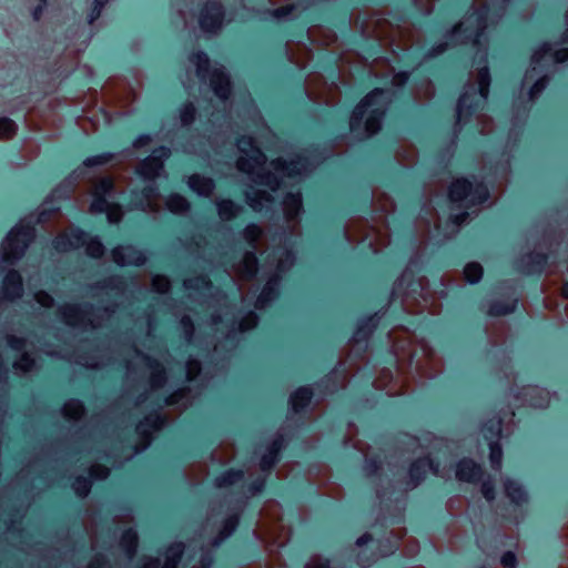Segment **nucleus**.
<instances>
[{"label": "nucleus", "instance_id": "7ed1b4c3", "mask_svg": "<svg viewBox=\"0 0 568 568\" xmlns=\"http://www.w3.org/2000/svg\"><path fill=\"white\" fill-rule=\"evenodd\" d=\"M237 170L246 173L256 186H266L272 192H277L282 184H286L285 180L300 179L313 169L308 159L298 155L290 162L282 159L272 161V171H266V158L251 136H242L237 141Z\"/></svg>", "mask_w": 568, "mask_h": 568}, {"label": "nucleus", "instance_id": "a211bd4d", "mask_svg": "<svg viewBox=\"0 0 568 568\" xmlns=\"http://www.w3.org/2000/svg\"><path fill=\"white\" fill-rule=\"evenodd\" d=\"M53 248H104L98 237H92L80 229L69 227L60 233L54 242Z\"/></svg>", "mask_w": 568, "mask_h": 568}, {"label": "nucleus", "instance_id": "e433bc0d", "mask_svg": "<svg viewBox=\"0 0 568 568\" xmlns=\"http://www.w3.org/2000/svg\"><path fill=\"white\" fill-rule=\"evenodd\" d=\"M313 397V392L310 387H300L295 390L290 398V404L292 406L293 412L300 413L311 403Z\"/></svg>", "mask_w": 568, "mask_h": 568}, {"label": "nucleus", "instance_id": "ddd939ff", "mask_svg": "<svg viewBox=\"0 0 568 568\" xmlns=\"http://www.w3.org/2000/svg\"><path fill=\"white\" fill-rule=\"evenodd\" d=\"M448 195L453 203H460V206L470 209L487 201L489 194L483 183L474 185L466 179H457L452 183Z\"/></svg>", "mask_w": 568, "mask_h": 568}, {"label": "nucleus", "instance_id": "1a4fd4ad", "mask_svg": "<svg viewBox=\"0 0 568 568\" xmlns=\"http://www.w3.org/2000/svg\"><path fill=\"white\" fill-rule=\"evenodd\" d=\"M254 534L266 548H281L290 541L292 530L282 524V507L277 501L267 500L263 505Z\"/></svg>", "mask_w": 568, "mask_h": 568}, {"label": "nucleus", "instance_id": "f03ea898", "mask_svg": "<svg viewBox=\"0 0 568 568\" xmlns=\"http://www.w3.org/2000/svg\"><path fill=\"white\" fill-rule=\"evenodd\" d=\"M390 341V349L396 358V368L402 385L399 390L393 386V374L390 369L383 368L375 377L373 385L377 389H386L388 395L404 393L407 387L408 374L415 364V372L420 377L433 378L443 369V363L436 356L432 347L424 341L415 337L413 332L404 326L394 327L388 334Z\"/></svg>", "mask_w": 568, "mask_h": 568}, {"label": "nucleus", "instance_id": "bf43d9fd", "mask_svg": "<svg viewBox=\"0 0 568 568\" xmlns=\"http://www.w3.org/2000/svg\"><path fill=\"white\" fill-rule=\"evenodd\" d=\"M185 368H186V378L189 381H193L201 374L202 365H201L200 361H197L195 358H190L186 362Z\"/></svg>", "mask_w": 568, "mask_h": 568}, {"label": "nucleus", "instance_id": "3c124183", "mask_svg": "<svg viewBox=\"0 0 568 568\" xmlns=\"http://www.w3.org/2000/svg\"><path fill=\"white\" fill-rule=\"evenodd\" d=\"M152 291L164 294L171 290V281L165 275H154L151 281Z\"/></svg>", "mask_w": 568, "mask_h": 568}, {"label": "nucleus", "instance_id": "a19ab883", "mask_svg": "<svg viewBox=\"0 0 568 568\" xmlns=\"http://www.w3.org/2000/svg\"><path fill=\"white\" fill-rule=\"evenodd\" d=\"M517 300L494 301L489 304L487 313L491 316H504L516 310Z\"/></svg>", "mask_w": 568, "mask_h": 568}, {"label": "nucleus", "instance_id": "de8ad7c7", "mask_svg": "<svg viewBox=\"0 0 568 568\" xmlns=\"http://www.w3.org/2000/svg\"><path fill=\"white\" fill-rule=\"evenodd\" d=\"M484 268L478 262H469L464 267V277L467 282L474 284L481 280Z\"/></svg>", "mask_w": 568, "mask_h": 568}, {"label": "nucleus", "instance_id": "cd10ccee", "mask_svg": "<svg viewBox=\"0 0 568 568\" xmlns=\"http://www.w3.org/2000/svg\"><path fill=\"white\" fill-rule=\"evenodd\" d=\"M285 447L283 434L277 433L267 447V452L262 456L260 468L262 471L268 473L278 460V455Z\"/></svg>", "mask_w": 568, "mask_h": 568}, {"label": "nucleus", "instance_id": "7c9ffc66", "mask_svg": "<svg viewBox=\"0 0 568 568\" xmlns=\"http://www.w3.org/2000/svg\"><path fill=\"white\" fill-rule=\"evenodd\" d=\"M405 535L406 529L404 527H397L392 529L387 537L376 539L381 557L384 558L394 554Z\"/></svg>", "mask_w": 568, "mask_h": 568}, {"label": "nucleus", "instance_id": "393cba45", "mask_svg": "<svg viewBox=\"0 0 568 568\" xmlns=\"http://www.w3.org/2000/svg\"><path fill=\"white\" fill-rule=\"evenodd\" d=\"M183 542H173L165 550L164 562L160 566L159 558H145L140 568H179L184 552Z\"/></svg>", "mask_w": 568, "mask_h": 568}, {"label": "nucleus", "instance_id": "b1692460", "mask_svg": "<svg viewBox=\"0 0 568 568\" xmlns=\"http://www.w3.org/2000/svg\"><path fill=\"white\" fill-rule=\"evenodd\" d=\"M503 416L488 419L483 426L484 437L488 442H499L504 430L508 432V426L513 422L515 413L510 409L503 410Z\"/></svg>", "mask_w": 568, "mask_h": 568}, {"label": "nucleus", "instance_id": "09e8293b", "mask_svg": "<svg viewBox=\"0 0 568 568\" xmlns=\"http://www.w3.org/2000/svg\"><path fill=\"white\" fill-rule=\"evenodd\" d=\"M489 462L494 470L499 471L503 463V449L499 442H489Z\"/></svg>", "mask_w": 568, "mask_h": 568}, {"label": "nucleus", "instance_id": "774afa93", "mask_svg": "<svg viewBox=\"0 0 568 568\" xmlns=\"http://www.w3.org/2000/svg\"><path fill=\"white\" fill-rule=\"evenodd\" d=\"M87 568H110V565L104 556L97 555L92 558Z\"/></svg>", "mask_w": 568, "mask_h": 568}, {"label": "nucleus", "instance_id": "5701e85b", "mask_svg": "<svg viewBox=\"0 0 568 568\" xmlns=\"http://www.w3.org/2000/svg\"><path fill=\"white\" fill-rule=\"evenodd\" d=\"M239 525V516L231 515L224 523L219 535L214 538L211 544V548H201L200 564L192 566V568H210L213 562L212 549L217 547L225 538L232 535Z\"/></svg>", "mask_w": 568, "mask_h": 568}, {"label": "nucleus", "instance_id": "6e6552de", "mask_svg": "<svg viewBox=\"0 0 568 568\" xmlns=\"http://www.w3.org/2000/svg\"><path fill=\"white\" fill-rule=\"evenodd\" d=\"M568 60V49L558 48L555 43H544L537 49L531 57V69L528 70L524 78V83L534 80L536 75H540L529 90V99L535 100L546 88L548 83L547 72L557 63Z\"/></svg>", "mask_w": 568, "mask_h": 568}, {"label": "nucleus", "instance_id": "37998d69", "mask_svg": "<svg viewBox=\"0 0 568 568\" xmlns=\"http://www.w3.org/2000/svg\"><path fill=\"white\" fill-rule=\"evenodd\" d=\"M219 216L224 221L234 219L241 211V206L231 200H220L216 202Z\"/></svg>", "mask_w": 568, "mask_h": 568}, {"label": "nucleus", "instance_id": "052dcab7", "mask_svg": "<svg viewBox=\"0 0 568 568\" xmlns=\"http://www.w3.org/2000/svg\"><path fill=\"white\" fill-rule=\"evenodd\" d=\"M261 235L262 230L255 224L247 225L244 230V237L252 245L257 242Z\"/></svg>", "mask_w": 568, "mask_h": 568}, {"label": "nucleus", "instance_id": "c03bdc74", "mask_svg": "<svg viewBox=\"0 0 568 568\" xmlns=\"http://www.w3.org/2000/svg\"><path fill=\"white\" fill-rule=\"evenodd\" d=\"M84 406L78 399L68 400L62 407V415L70 420H78L84 415Z\"/></svg>", "mask_w": 568, "mask_h": 568}, {"label": "nucleus", "instance_id": "9b49d317", "mask_svg": "<svg viewBox=\"0 0 568 568\" xmlns=\"http://www.w3.org/2000/svg\"><path fill=\"white\" fill-rule=\"evenodd\" d=\"M92 201L90 212L92 214L104 213L108 222L115 224L122 219V207L115 202L116 191L114 183L109 178L98 180L91 191Z\"/></svg>", "mask_w": 568, "mask_h": 568}, {"label": "nucleus", "instance_id": "f704fd0d", "mask_svg": "<svg viewBox=\"0 0 568 568\" xmlns=\"http://www.w3.org/2000/svg\"><path fill=\"white\" fill-rule=\"evenodd\" d=\"M509 326L504 322L493 323L487 327L489 343L500 346L506 343L509 335Z\"/></svg>", "mask_w": 568, "mask_h": 568}, {"label": "nucleus", "instance_id": "8fccbe9b", "mask_svg": "<svg viewBox=\"0 0 568 568\" xmlns=\"http://www.w3.org/2000/svg\"><path fill=\"white\" fill-rule=\"evenodd\" d=\"M26 251H2L0 255V268L3 271L8 266L13 265L17 261H19Z\"/></svg>", "mask_w": 568, "mask_h": 568}, {"label": "nucleus", "instance_id": "9d476101", "mask_svg": "<svg viewBox=\"0 0 568 568\" xmlns=\"http://www.w3.org/2000/svg\"><path fill=\"white\" fill-rule=\"evenodd\" d=\"M115 312V306L94 310L92 306L82 308L77 304H63L57 313L62 322L74 328H98Z\"/></svg>", "mask_w": 568, "mask_h": 568}, {"label": "nucleus", "instance_id": "423d86ee", "mask_svg": "<svg viewBox=\"0 0 568 568\" xmlns=\"http://www.w3.org/2000/svg\"><path fill=\"white\" fill-rule=\"evenodd\" d=\"M170 153V149L159 148L139 165L138 172L143 180L144 186L140 193L133 192L132 204L135 209L144 212L159 211L160 195L154 186V179L163 171V162L169 158Z\"/></svg>", "mask_w": 568, "mask_h": 568}, {"label": "nucleus", "instance_id": "6ab92c4d", "mask_svg": "<svg viewBox=\"0 0 568 568\" xmlns=\"http://www.w3.org/2000/svg\"><path fill=\"white\" fill-rule=\"evenodd\" d=\"M351 554L363 568L373 565L382 558L377 541L371 532H365L356 539L351 547Z\"/></svg>", "mask_w": 568, "mask_h": 568}, {"label": "nucleus", "instance_id": "39448f33", "mask_svg": "<svg viewBox=\"0 0 568 568\" xmlns=\"http://www.w3.org/2000/svg\"><path fill=\"white\" fill-rule=\"evenodd\" d=\"M389 101V90L375 89L368 93L352 113L351 131L358 139H365L377 133Z\"/></svg>", "mask_w": 568, "mask_h": 568}, {"label": "nucleus", "instance_id": "603ef678", "mask_svg": "<svg viewBox=\"0 0 568 568\" xmlns=\"http://www.w3.org/2000/svg\"><path fill=\"white\" fill-rule=\"evenodd\" d=\"M72 487L79 497L84 498L91 490V481L88 478L80 476L74 479Z\"/></svg>", "mask_w": 568, "mask_h": 568}, {"label": "nucleus", "instance_id": "58836bf2", "mask_svg": "<svg viewBox=\"0 0 568 568\" xmlns=\"http://www.w3.org/2000/svg\"><path fill=\"white\" fill-rule=\"evenodd\" d=\"M138 534L133 529L125 530L120 539V547L125 551L129 559H132L138 549Z\"/></svg>", "mask_w": 568, "mask_h": 568}, {"label": "nucleus", "instance_id": "69168bd1", "mask_svg": "<svg viewBox=\"0 0 568 568\" xmlns=\"http://www.w3.org/2000/svg\"><path fill=\"white\" fill-rule=\"evenodd\" d=\"M34 300L43 307H52L54 305L53 297L45 291H39L34 294Z\"/></svg>", "mask_w": 568, "mask_h": 568}, {"label": "nucleus", "instance_id": "f8f14e48", "mask_svg": "<svg viewBox=\"0 0 568 568\" xmlns=\"http://www.w3.org/2000/svg\"><path fill=\"white\" fill-rule=\"evenodd\" d=\"M191 62L196 68V74L201 80L209 77L210 84L215 95L225 103L231 93V83L224 67H214L209 73L210 60L204 52H196L191 57Z\"/></svg>", "mask_w": 568, "mask_h": 568}, {"label": "nucleus", "instance_id": "dca6fc26", "mask_svg": "<svg viewBox=\"0 0 568 568\" xmlns=\"http://www.w3.org/2000/svg\"><path fill=\"white\" fill-rule=\"evenodd\" d=\"M257 265V258L253 251H245L241 261L232 266L231 276L236 283L243 301L255 284Z\"/></svg>", "mask_w": 568, "mask_h": 568}, {"label": "nucleus", "instance_id": "4d7b16f0", "mask_svg": "<svg viewBox=\"0 0 568 568\" xmlns=\"http://www.w3.org/2000/svg\"><path fill=\"white\" fill-rule=\"evenodd\" d=\"M191 393V389L189 387H183V388H180L178 390H175L174 393H172L166 399H165V404L168 406H172V405H178L180 404L183 399H186L189 397Z\"/></svg>", "mask_w": 568, "mask_h": 568}, {"label": "nucleus", "instance_id": "412c9836", "mask_svg": "<svg viewBox=\"0 0 568 568\" xmlns=\"http://www.w3.org/2000/svg\"><path fill=\"white\" fill-rule=\"evenodd\" d=\"M430 470L434 475H439L438 466L429 458H418L409 465L408 471L399 483L404 485V490L416 488L425 478L427 471Z\"/></svg>", "mask_w": 568, "mask_h": 568}, {"label": "nucleus", "instance_id": "0eeeda50", "mask_svg": "<svg viewBox=\"0 0 568 568\" xmlns=\"http://www.w3.org/2000/svg\"><path fill=\"white\" fill-rule=\"evenodd\" d=\"M371 334L372 327L368 322L357 328L349 342V351L347 352L345 359L341 361L338 366L334 368L325 379V389L327 392L333 393L338 388L346 387L348 376L341 369L346 363H349L352 367L358 369L362 364H366L368 362L367 339Z\"/></svg>", "mask_w": 568, "mask_h": 568}, {"label": "nucleus", "instance_id": "864d4df0", "mask_svg": "<svg viewBox=\"0 0 568 568\" xmlns=\"http://www.w3.org/2000/svg\"><path fill=\"white\" fill-rule=\"evenodd\" d=\"M16 131L17 124L12 120L8 118L0 119V140L10 139Z\"/></svg>", "mask_w": 568, "mask_h": 568}, {"label": "nucleus", "instance_id": "0e129e2a", "mask_svg": "<svg viewBox=\"0 0 568 568\" xmlns=\"http://www.w3.org/2000/svg\"><path fill=\"white\" fill-rule=\"evenodd\" d=\"M112 158H113V155L111 153H103V154H99V155H93V156H90V158L85 159L83 164L85 166L102 165V164L108 163Z\"/></svg>", "mask_w": 568, "mask_h": 568}, {"label": "nucleus", "instance_id": "5fc2aeb1", "mask_svg": "<svg viewBox=\"0 0 568 568\" xmlns=\"http://www.w3.org/2000/svg\"><path fill=\"white\" fill-rule=\"evenodd\" d=\"M34 365V359L28 353H23L13 364L14 368L22 373L31 372Z\"/></svg>", "mask_w": 568, "mask_h": 568}, {"label": "nucleus", "instance_id": "13d9d810", "mask_svg": "<svg viewBox=\"0 0 568 568\" xmlns=\"http://www.w3.org/2000/svg\"><path fill=\"white\" fill-rule=\"evenodd\" d=\"M258 323V316L254 312L247 313L239 323L240 332H246L254 328Z\"/></svg>", "mask_w": 568, "mask_h": 568}, {"label": "nucleus", "instance_id": "a18cd8bd", "mask_svg": "<svg viewBox=\"0 0 568 568\" xmlns=\"http://www.w3.org/2000/svg\"><path fill=\"white\" fill-rule=\"evenodd\" d=\"M165 205L174 214H184L190 209L187 200L180 194H172L168 197Z\"/></svg>", "mask_w": 568, "mask_h": 568}, {"label": "nucleus", "instance_id": "ea45409f", "mask_svg": "<svg viewBox=\"0 0 568 568\" xmlns=\"http://www.w3.org/2000/svg\"><path fill=\"white\" fill-rule=\"evenodd\" d=\"M244 479V471L243 470H234L230 469L216 477L215 479V486L217 488H227L231 486H234L236 484L242 483Z\"/></svg>", "mask_w": 568, "mask_h": 568}, {"label": "nucleus", "instance_id": "20e7f679", "mask_svg": "<svg viewBox=\"0 0 568 568\" xmlns=\"http://www.w3.org/2000/svg\"><path fill=\"white\" fill-rule=\"evenodd\" d=\"M410 262L394 283L392 296L399 298L408 313L417 314L435 306L436 293L430 288L429 281L415 268Z\"/></svg>", "mask_w": 568, "mask_h": 568}, {"label": "nucleus", "instance_id": "473e14b6", "mask_svg": "<svg viewBox=\"0 0 568 568\" xmlns=\"http://www.w3.org/2000/svg\"><path fill=\"white\" fill-rule=\"evenodd\" d=\"M247 204L256 212L272 209L274 197L265 190L251 187L245 192Z\"/></svg>", "mask_w": 568, "mask_h": 568}, {"label": "nucleus", "instance_id": "79ce46f5", "mask_svg": "<svg viewBox=\"0 0 568 568\" xmlns=\"http://www.w3.org/2000/svg\"><path fill=\"white\" fill-rule=\"evenodd\" d=\"M355 448H357L358 450H361L364 456H365V471H366V475L367 476H375L379 473V470L382 469V464L379 460H377L376 458H371L368 457V449L369 447L359 443V442H356L355 444H353Z\"/></svg>", "mask_w": 568, "mask_h": 568}, {"label": "nucleus", "instance_id": "aec40b11", "mask_svg": "<svg viewBox=\"0 0 568 568\" xmlns=\"http://www.w3.org/2000/svg\"><path fill=\"white\" fill-rule=\"evenodd\" d=\"M171 420L172 419H168L165 416H161L160 414H149L145 416V418L136 426L139 443L135 446V453H140L149 447L153 439V433L160 430Z\"/></svg>", "mask_w": 568, "mask_h": 568}, {"label": "nucleus", "instance_id": "6e6d98bb", "mask_svg": "<svg viewBox=\"0 0 568 568\" xmlns=\"http://www.w3.org/2000/svg\"><path fill=\"white\" fill-rule=\"evenodd\" d=\"M180 326L184 334L185 341L191 343L195 332V327L191 317L189 315H184L180 321Z\"/></svg>", "mask_w": 568, "mask_h": 568}, {"label": "nucleus", "instance_id": "e2e57ef3", "mask_svg": "<svg viewBox=\"0 0 568 568\" xmlns=\"http://www.w3.org/2000/svg\"><path fill=\"white\" fill-rule=\"evenodd\" d=\"M195 108L192 103L185 104L180 111V119L183 125L190 124L194 120Z\"/></svg>", "mask_w": 568, "mask_h": 568}, {"label": "nucleus", "instance_id": "680f3d73", "mask_svg": "<svg viewBox=\"0 0 568 568\" xmlns=\"http://www.w3.org/2000/svg\"><path fill=\"white\" fill-rule=\"evenodd\" d=\"M89 473L92 478L102 480L108 478L110 475V469L104 465L94 464L90 467Z\"/></svg>", "mask_w": 568, "mask_h": 568}, {"label": "nucleus", "instance_id": "2f4dec72", "mask_svg": "<svg viewBox=\"0 0 568 568\" xmlns=\"http://www.w3.org/2000/svg\"><path fill=\"white\" fill-rule=\"evenodd\" d=\"M521 396L524 397L525 403L536 408L547 407L550 400L549 392L534 385L523 387Z\"/></svg>", "mask_w": 568, "mask_h": 568}, {"label": "nucleus", "instance_id": "2eb2a0df", "mask_svg": "<svg viewBox=\"0 0 568 568\" xmlns=\"http://www.w3.org/2000/svg\"><path fill=\"white\" fill-rule=\"evenodd\" d=\"M556 251H528L516 262L517 270L523 274L545 273L547 277L556 274Z\"/></svg>", "mask_w": 568, "mask_h": 568}, {"label": "nucleus", "instance_id": "f257e3e1", "mask_svg": "<svg viewBox=\"0 0 568 568\" xmlns=\"http://www.w3.org/2000/svg\"><path fill=\"white\" fill-rule=\"evenodd\" d=\"M490 4H484L481 8H471L466 17L453 28L446 36V41L433 48L428 57H436L443 53L449 45L457 43L471 42L477 48L475 62L478 64L476 75L471 74L465 92L457 104V124H466L471 116H476L480 133L486 134L488 119L479 114L478 111L485 105L490 85V74L487 68V36L486 29L500 18Z\"/></svg>", "mask_w": 568, "mask_h": 568}, {"label": "nucleus", "instance_id": "c85d7f7f", "mask_svg": "<svg viewBox=\"0 0 568 568\" xmlns=\"http://www.w3.org/2000/svg\"><path fill=\"white\" fill-rule=\"evenodd\" d=\"M283 211L292 230L297 225V216L302 211V195L300 192H288L283 200Z\"/></svg>", "mask_w": 568, "mask_h": 568}, {"label": "nucleus", "instance_id": "c9c22d12", "mask_svg": "<svg viewBox=\"0 0 568 568\" xmlns=\"http://www.w3.org/2000/svg\"><path fill=\"white\" fill-rule=\"evenodd\" d=\"M187 184L191 190L201 196H210L214 190V182L210 178L193 174L189 178Z\"/></svg>", "mask_w": 568, "mask_h": 568}, {"label": "nucleus", "instance_id": "4be33fe9", "mask_svg": "<svg viewBox=\"0 0 568 568\" xmlns=\"http://www.w3.org/2000/svg\"><path fill=\"white\" fill-rule=\"evenodd\" d=\"M34 236V227L22 221L11 229L0 248H29Z\"/></svg>", "mask_w": 568, "mask_h": 568}, {"label": "nucleus", "instance_id": "4468645a", "mask_svg": "<svg viewBox=\"0 0 568 568\" xmlns=\"http://www.w3.org/2000/svg\"><path fill=\"white\" fill-rule=\"evenodd\" d=\"M275 260V272L267 278L266 284L256 298L255 307L258 310L265 308L270 302L276 298L281 274L288 271L295 263L294 251H283L282 254Z\"/></svg>", "mask_w": 568, "mask_h": 568}, {"label": "nucleus", "instance_id": "72a5a7b5", "mask_svg": "<svg viewBox=\"0 0 568 568\" xmlns=\"http://www.w3.org/2000/svg\"><path fill=\"white\" fill-rule=\"evenodd\" d=\"M504 490L511 503L520 506L527 501L528 496L521 484L514 479L504 480Z\"/></svg>", "mask_w": 568, "mask_h": 568}, {"label": "nucleus", "instance_id": "4c0bfd02", "mask_svg": "<svg viewBox=\"0 0 568 568\" xmlns=\"http://www.w3.org/2000/svg\"><path fill=\"white\" fill-rule=\"evenodd\" d=\"M235 457V447L233 444L224 442L221 443L212 453V460L225 465Z\"/></svg>", "mask_w": 568, "mask_h": 568}, {"label": "nucleus", "instance_id": "338daca9", "mask_svg": "<svg viewBox=\"0 0 568 568\" xmlns=\"http://www.w3.org/2000/svg\"><path fill=\"white\" fill-rule=\"evenodd\" d=\"M499 371L504 373L509 385L515 382L517 374L514 371L510 359L503 363L501 366L499 367Z\"/></svg>", "mask_w": 568, "mask_h": 568}, {"label": "nucleus", "instance_id": "c756f323", "mask_svg": "<svg viewBox=\"0 0 568 568\" xmlns=\"http://www.w3.org/2000/svg\"><path fill=\"white\" fill-rule=\"evenodd\" d=\"M481 476V467L471 459L464 458L456 465V478L459 481L477 483Z\"/></svg>", "mask_w": 568, "mask_h": 568}, {"label": "nucleus", "instance_id": "a878e982", "mask_svg": "<svg viewBox=\"0 0 568 568\" xmlns=\"http://www.w3.org/2000/svg\"><path fill=\"white\" fill-rule=\"evenodd\" d=\"M223 22V10L219 2H207L204 7L201 17L200 26L204 32L213 33L216 32Z\"/></svg>", "mask_w": 568, "mask_h": 568}, {"label": "nucleus", "instance_id": "49530a36", "mask_svg": "<svg viewBox=\"0 0 568 568\" xmlns=\"http://www.w3.org/2000/svg\"><path fill=\"white\" fill-rule=\"evenodd\" d=\"M211 285V281L206 275H196L183 282V286L186 291H210Z\"/></svg>", "mask_w": 568, "mask_h": 568}, {"label": "nucleus", "instance_id": "bb28decb", "mask_svg": "<svg viewBox=\"0 0 568 568\" xmlns=\"http://www.w3.org/2000/svg\"><path fill=\"white\" fill-rule=\"evenodd\" d=\"M23 293L22 277L16 270H10L0 287V301H14L20 298Z\"/></svg>", "mask_w": 568, "mask_h": 568}, {"label": "nucleus", "instance_id": "f3484780", "mask_svg": "<svg viewBox=\"0 0 568 568\" xmlns=\"http://www.w3.org/2000/svg\"><path fill=\"white\" fill-rule=\"evenodd\" d=\"M135 366H141L150 373L149 384L151 389L156 390L162 388L168 381L164 366L156 359L135 351L133 361L126 363V374L132 376L135 373Z\"/></svg>", "mask_w": 568, "mask_h": 568}]
</instances>
